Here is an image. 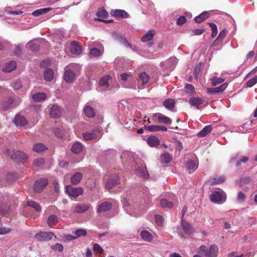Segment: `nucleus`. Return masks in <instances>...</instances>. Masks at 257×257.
<instances>
[{
  "label": "nucleus",
  "mask_w": 257,
  "mask_h": 257,
  "mask_svg": "<svg viewBox=\"0 0 257 257\" xmlns=\"http://www.w3.org/2000/svg\"><path fill=\"white\" fill-rule=\"evenodd\" d=\"M14 122L17 126H24L25 125L27 122L26 118L21 115H17L15 119L14 120Z\"/></svg>",
  "instance_id": "18"
},
{
  "label": "nucleus",
  "mask_w": 257,
  "mask_h": 257,
  "mask_svg": "<svg viewBox=\"0 0 257 257\" xmlns=\"http://www.w3.org/2000/svg\"><path fill=\"white\" fill-rule=\"evenodd\" d=\"M13 87L15 89H19L22 87V84L20 80H16L13 84Z\"/></svg>",
  "instance_id": "61"
},
{
  "label": "nucleus",
  "mask_w": 257,
  "mask_h": 257,
  "mask_svg": "<svg viewBox=\"0 0 257 257\" xmlns=\"http://www.w3.org/2000/svg\"><path fill=\"white\" fill-rule=\"evenodd\" d=\"M27 46L30 48L33 51H37L39 49V45L33 42H29L27 43Z\"/></svg>",
  "instance_id": "46"
},
{
  "label": "nucleus",
  "mask_w": 257,
  "mask_h": 257,
  "mask_svg": "<svg viewBox=\"0 0 257 257\" xmlns=\"http://www.w3.org/2000/svg\"><path fill=\"white\" fill-rule=\"evenodd\" d=\"M186 21V19L185 17L184 16H180L179 18L177 19L176 23L178 26H181L183 25Z\"/></svg>",
  "instance_id": "58"
},
{
  "label": "nucleus",
  "mask_w": 257,
  "mask_h": 257,
  "mask_svg": "<svg viewBox=\"0 0 257 257\" xmlns=\"http://www.w3.org/2000/svg\"><path fill=\"white\" fill-rule=\"evenodd\" d=\"M119 183V179L118 176H115L109 178L106 182L105 187L107 189H110L115 185Z\"/></svg>",
  "instance_id": "11"
},
{
  "label": "nucleus",
  "mask_w": 257,
  "mask_h": 257,
  "mask_svg": "<svg viewBox=\"0 0 257 257\" xmlns=\"http://www.w3.org/2000/svg\"><path fill=\"white\" fill-rule=\"evenodd\" d=\"M108 76H105L102 77L100 82H99V85L100 86H108Z\"/></svg>",
  "instance_id": "52"
},
{
  "label": "nucleus",
  "mask_w": 257,
  "mask_h": 257,
  "mask_svg": "<svg viewBox=\"0 0 257 257\" xmlns=\"http://www.w3.org/2000/svg\"><path fill=\"white\" fill-rule=\"evenodd\" d=\"M205 30L204 29H198L194 31V35H200L203 34Z\"/></svg>",
  "instance_id": "64"
},
{
  "label": "nucleus",
  "mask_w": 257,
  "mask_h": 257,
  "mask_svg": "<svg viewBox=\"0 0 257 257\" xmlns=\"http://www.w3.org/2000/svg\"><path fill=\"white\" fill-rule=\"evenodd\" d=\"M155 219L156 223L159 225L162 226L164 222V218L163 217L160 215H155Z\"/></svg>",
  "instance_id": "54"
},
{
  "label": "nucleus",
  "mask_w": 257,
  "mask_h": 257,
  "mask_svg": "<svg viewBox=\"0 0 257 257\" xmlns=\"http://www.w3.org/2000/svg\"><path fill=\"white\" fill-rule=\"evenodd\" d=\"M185 91L188 93H193L194 92V87L190 84H187L185 86Z\"/></svg>",
  "instance_id": "53"
},
{
  "label": "nucleus",
  "mask_w": 257,
  "mask_h": 257,
  "mask_svg": "<svg viewBox=\"0 0 257 257\" xmlns=\"http://www.w3.org/2000/svg\"><path fill=\"white\" fill-rule=\"evenodd\" d=\"M246 198V196L242 191L238 192L237 200L239 202L242 203L244 202Z\"/></svg>",
  "instance_id": "50"
},
{
  "label": "nucleus",
  "mask_w": 257,
  "mask_h": 257,
  "mask_svg": "<svg viewBox=\"0 0 257 257\" xmlns=\"http://www.w3.org/2000/svg\"><path fill=\"white\" fill-rule=\"evenodd\" d=\"M52 9L51 8H43L34 11L32 13V15L35 17H38L40 15L44 14L49 12Z\"/></svg>",
  "instance_id": "36"
},
{
  "label": "nucleus",
  "mask_w": 257,
  "mask_h": 257,
  "mask_svg": "<svg viewBox=\"0 0 257 257\" xmlns=\"http://www.w3.org/2000/svg\"><path fill=\"white\" fill-rule=\"evenodd\" d=\"M175 101L173 99H168L163 102V105L168 109L172 110L174 107Z\"/></svg>",
  "instance_id": "37"
},
{
  "label": "nucleus",
  "mask_w": 257,
  "mask_h": 257,
  "mask_svg": "<svg viewBox=\"0 0 257 257\" xmlns=\"http://www.w3.org/2000/svg\"><path fill=\"white\" fill-rule=\"evenodd\" d=\"M185 167L190 173L194 172L198 168V161L189 160L185 164Z\"/></svg>",
  "instance_id": "10"
},
{
  "label": "nucleus",
  "mask_w": 257,
  "mask_h": 257,
  "mask_svg": "<svg viewBox=\"0 0 257 257\" xmlns=\"http://www.w3.org/2000/svg\"><path fill=\"white\" fill-rule=\"evenodd\" d=\"M83 149V146L82 144L79 142H76L73 145L71 150L74 153L78 154L82 152Z\"/></svg>",
  "instance_id": "28"
},
{
  "label": "nucleus",
  "mask_w": 257,
  "mask_h": 257,
  "mask_svg": "<svg viewBox=\"0 0 257 257\" xmlns=\"http://www.w3.org/2000/svg\"><path fill=\"white\" fill-rule=\"evenodd\" d=\"M212 129V127L211 125H206L198 133L197 136L199 137H204L208 134L211 131Z\"/></svg>",
  "instance_id": "29"
},
{
  "label": "nucleus",
  "mask_w": 257,
  "mask_h": 257,
  "mask_svg": "<svg viewBox=\"0 0 257 257\" xmlns=\"http://www.w3.org/2000/svg\"><path fill=\"white\" fill-rule=\"evenodd\" d=\"M227 34V31L226 29H223L221 31L217 37V39L212 43V46H215L217 45L218 41H222L226 36Z\"/></svg>",
  "instance_id": "38"
},
{
  "label": "nucleus",
  "mask_w": 257,
  "mask_h": 257,
  "mask_svg": "<svg viewBox=\"0 0 257 257\" xmlns=\"http://www.w3.org/2000/svg\"><path fill=\"white\" fill-rule=\"evenodd\" d=\"M199 251H204L205 257H217L218 248L215 244H212L208 249L205 246L202 245L199 247Z\"/></svg>",
  "instance_id": "1"
},
{
  "label": "nucleus",
  "mask_w": 257,
  "mask_h": 257,
  "mask_svg": "<svg viewBox=\"0 0 257 257\" xmlns=\"http://www.w3.org/2000/svg\"><path fill=\"white\" fill-rule=\"evenodd\" d=\"M136 174L143 179H147L149 177V173L147 170L146 167L142 163L137 165Z\"/></svg>",
  "instance_id": "5"
},
{
  "label": "nucleus",
  "mask_w": 257,
  "mask_h": 257,
  "mask_svg": "<svg viewBox=\"0 0 257 257\" xmlns=\"http://www.w3.org/2000/svg\"><path fill=\"white\" fill-rule=\"evenodd\" d=\"M224 81V79L218 77H213L212 80V84L214 86L218 84L221 83Z\"/></svg>",
  "instance_id": "56"
},
{
  "label": "nucleus",
  "mask_w": 257,
  "mask_h": 257,
  "mask_svg": "<svg viewBox=\"0 0 257 257\" xmlns=\"http://www.w3.org/2000/svg\"><path fill=\"white\" fill-rule=\"evenodd\" d=\"M44 77L46 81H51L54 78V73L52 69L47 68L44 72Z\"/></svg>",
  "instance_id": "33"
},
{
  "label": "nucleus",
  "mask_w": 257,
  "mask_h": 257,
  "mask_svg": "<svg viewBox=\"0 0 257 257\" xmlns=\"http://www.w3.org/2000/svg\"><path fill=\"white\" fill-rule=\"evenodd\" d=\"M225 181V177L223 176L214 178L212 181L210 182L211 185H216L223 182Z\"/></svg>",
  "instance_id": "44"
},
{
  "label": "nucleus",
  "mask_w": 257,
  "mask_h": 257,
  "mask_svg": "<svg viewBox=\"0 0 257 257\" xmlns=\"http://www.w3.org/2000/svg\"><path fill=\"white\" fill-rule=\"evenodd\" d=\"M17 67L16 62L14 61H11L6 64L3 68V71L5 72H11L14 70Z\"/></svg>",
  "instance_id": "19"
},
{
  "label": "nucleus",
  "mask_w": 257,
  "mask_h": 257,
  "mask_svg": "<svg viewBox=\"0 0 257 257\" xmlns=\"http://www.w3.org/2000/svg\"><path fill=\"white\" fill-rule=\"evenodd\" d=\"M208 24L211 27V29H212V34H211L212 37H215L217 35V33H218L217 28L216 25L215 24L212 23H208Z\"/></svg>",
  "instance_id": "48"
},
{
  "label": "nucleus",
  "mask_w": 257,
  "mask_h": 257,
  "mask_svg": "<svg viewBox=\"0 0 257 257\" xmlns=\"http://www.w3.org/2000/svg\"><path fill=\"white\" fill-rule=\"evenodd\" d=\"M51 248L55 251L62 252L63 250V246L60 243H56L51 246Z\"/></svg>",
  "instance_id": "51"
},
{
  "label": "nucleus",
  "mask_w": 257,
  "mask_h": 257,
  "mask_svg": "<svg viewBox=\"0 0 257 257\" xmlns=\"http://www.w3.org/2000/svg\"><path fill=\"white\" fill-rule=\"evenodd\" d=\"M189 102L192 106L198 107L203 103V100L199 97H192L189 99Z\"/></svg>",
  "instance_id": "24"
},
{
  "label": "nucleus",
  "mask_w": 257,
  "mask_h": 257,
  "mask_svg": "<svg viewBox=\"0 0 257 257\" xmlns=\"http://www.w3.org/2000/svg\"><path fill=\"white\" fill-rule=\"evenodd\" d=\"M11 158L16 161H21L27 158L26 154L20 151H14L11 155Z\"/></svg>",
  "instance_id": "9"
},
{
  "label": "nucleus",
  "mask_w": 257,
  "mask_h": 257,
  "mask_svg": "<svg viewBox=\"0 0 257 257\" xmlns=\"http://www.w3.org/2000/svg\"><path fill=\"white\" fill-rule=\"evenodd\" d=\"M144 128L149 132H155L159 131V125H151L149 126H145Z\"/></svg>",
  "instance_id": "47"
},
{
  "label": "nucleus",
  "mask_w": 257,
  "mask_h": 257,
  "mask_svg": "<svg viewBox=\"0 0 257 257\" xmlns=\"http://www.w3.org/2000/svg\"><path fill=\"white\" fill-rule=\"evenodd\" d=\"M47 184L48 181L45 178L38 180L34 185V190L37 193L41 192L44 189Z\"/></svg>",
  "instance_id": "7"
},
{
  "label": "nucleus",
  "mask_w": 257,
  "mask_h": 257,
  "mask_svg": "<svg viewBox=\"0 0 257 257\" xmlns=\"http://www.w3.org/2000/svg\"><path fill=\"white\" fill-rule=\"evenodd\" d=\"M61 109L59 106L55 104L52 105L49 111V114L51 117L54 118H59L61 116Z\"/></svg>",
  "instance_id": "8"
},
{
  "label": "nucleus",
  "mask_w": 257,
  "mask_h": 257,
  "mask_svg": "<svg viewBox=\"0 0 257 257\" xmlns=\"http://www.w3.org/2000/svg\"><path fill=\"white\" fill-rule=\"evenodd\" d=\"M147 143L151 147H156L159 145L160 141L157 137L152 136L147 139Z\"/></svg>",
  "instance_id": "32"
},
{
  "label": "nucleus",
  "mask_w": 257,
  "mask_h": 257,
  "mask_svg": "<svg viewBox=\"0 0 257 257\" xmlns=\"http://www.w3.org/2000/svg\"><path fill=\"white\" fill-rule=\"evenodd\" d=\"M58 222V218L55 215H51L47 219V224L50 227H52Z\"/></svg>",
  "instance_id": "35"
},
{
  "label": "nucleus",
  "mask_w": 257,
  "mask_h": 257,
  "mask_svg": "<svg viewBox=\"0 0 257 257\" xmlns=\"http://www.w3.org/2000/svg\"><path fill=\"white\" fill-rule=\"evenodd\" d=\"M90 208L89 205L87 204H79L76 205L74 208L73 211L77 213H82L87 211Z\"/></svg>",
  "instance_id": "14"
},
{
  "label": "nucleus",
  "mask_w": 257,
  "mask_h": 257,
  "mask_svg": "<svg viewBox=\"0 0 257 257\" xmlns=\"http://www.w3.org/2000/svg\"><path fill=\"white\" fill-rule=\"evenodd\" d=\"M86 233L87 231L85 229H78L74 232L75 236L69 235V239H73L81 236H85Z\"/></svg>",
  "instance_id": "31"
},
{
  "label": "nucleus",
  "mask_w": 257,
  "mask_h": 257,
  "mask_svg": "<svg viewBox=\"0 0 257 257\" xmlns=\"http://www.w3.org/2000/svg\"><path fill=\"white\" fill-rule=\"evenodd\" d=\"M47 95L44 92H38L33 94L32 96V99L35 102H40L45 100Z\"/></svg>",
  "instance_id": "23"
},
{
  "label": "nucleus",
  "mask_w": 257,
  "mask_h": 257,
  "mask_svg": "<svg viewBox=\"0 0 257 257\" xmlns=\"http://www.w3.org/2000/svg\"><path fill=\"white\" fill-rule=\"evenodd\" d=\"M207 92L210 94H214L216 93H218V88L214 87V88H207Z\"/></svg>",
  "instance_id": "63"
},
{
  "label": "nucleus",
  "mask_w": 257,
  "mask_h": 257,
  "mask_svg": "<svg viewBox=\"0 0 257 257\" xmlns=\"http://www.w3.org/2000/svg\"><path fill=\"white\" fill-rule=\"evenodd\" d=\"M54 233L50 231H40L36 233L34 238L39 241H47L52 239Z\"/></svg>",
  "instance_id": "3"
},
{
  "label": "nucleus",
  "mask_w": 257,
  "mask_h": 257,
  "mask_svg": "<svg viewBox=\"0 0 257 257\" xmlns=\"http://www.w3.org/2000/svg\"><path fill=\"white\" fill-rule=\"evenodd\" d=\"M11 231V229L6 227H1L0 228V234H6L9 233Z\"/></svg>",
  "instance_id": "60"
},
{
  "label": "nucleus",
  "mask_w": 257,
  "mask_h": 257,
  "mask_svg": "<svg viewBox=\"0 0 257 257\" xmlns=\"http://www.w3.org/2000/svg\"><path fill=\"white\" fill-rule=\"evenodd\" d=\"M111 15L117 18H126L129 15L127 12L122 10H115L111 12Z\"/></svg>",
  "instance_id": "15"
},
{
  "label": "nucleus",
  "mask_w": 257,
  "mask_h": 257,
  "mask_svg": "<svg viewBox=\"0 0 257 257\" xmlns=\"http://www.w3.org/2000/svg\"><path fill=\"white\" fill-rule=\"evenodd\" d=\"M88 46L89 48L104 50L102 45L98 42H90Z\"/></svg>",
  "instance_id": "45"
},
{
  "label": "nucleus",
  "mask_w": 257,
  "mask_h": 257,
  "mask_svg": "<svg viewBox=\"0 0 257 257\" xmlns=\"http://www.w3.org/2000/svg\"><path fill=\"white\" fill-rule=\"evenodd\" d=\"M209 17V13L208 12L205 11L196 17L194 20L196 23H200Z\"/></svg>",
  "instance_id": "30"
},
{
  "label": "nucleus",
  "mask_w": 257,
  "mask_h": 257,
  "mask_svg": "<svg viewBox=\"0 0 257 257\" xmlns=\"http://www.w3.org/2000/svg\"><path fill=\"white\" fill-rule=\"evenodd\" d=\"M83 137L85 140L88 141L99 138L101 137L100 130L97 128L91 132H85L83 133Z\"/></svg>",
  "instance_id": "6"
},
{
  "label": "nucleus",
  "mask_w": 257,
  "mask_h": 257,
  "mask_svg": "<svg viewBox=\"0 0 257 257\" xmlns=\"http://www.w3.org/2000/svg\"><path fill=\"white\" fill-rule=\"evenodd\" d=\"M158 121L160 123H163L166 124H170L172 122V119L161 113H158Z\"/></svg>",
  "instance_id": "26"
},
{
  "label": "nucleus",
  "mask_w": 257,
  "mask_h": 257,
  "mask_svg": "<svg viewBox=\"0 0 257 257\" xmlns=\"http://www.w3.org/2000/svg\"><path fill=\"white\" fill-rule=\"evenodd\" d=\"M44 163V160L43 158L36 159L34 161V165L38 167L41 166Z\"/></svg>",
  "instance_id": "57"
},
{
  "label": "nucleus",
  "mask_w": 257,
  "mask_h": 257,
  "mask_svg": "<svg viewBox=\"0 0 257 257\" xmlns=\"http://www.w3.org/2000/svg\"><path fill=\"white\" fill-rule=\"evenodd\" d=\"M82 178V174L79 172H76L71 177V182L73 185L78 184Z\"/></svg>",
  "instance_id": "20"
},
{
  "label": "nucleus",
  "mask_w": 257,
  "mask_h": 257,
  "mask_svg": "<svg viewBox=\"0 0 257 257\" xmlns=\"http://www.w3.org/2000/svg\"><path fill=\"white\" fill-rule=\"evenodd\" d=\"M141 236L146 241L150 242L153 239V235L148 230H143L140 234Z\"/></svg>",
  "instance_id": "25"
},
{
  "label": "nucleus",
  "mask_w": 257,
  "mask_h": 257,
  "mask_svg": "<svg viewBox=\"0 0 257 257\" xmlns=\"http://www.w3.org/2000/svg\"><path fill=\"white\" fill-rule=\"evenodd\" d=\"M149 78V75L145 72L141 73L139 76V79L143 85L146 84L148 82Z\"/></svg>",
  "instance_id": "42"
},
{
  "label": "nucleus",
  "mask_w": 257,
  "mask_h": 257,
  "mask_svg": "<svg viewBox=\"0 0 257 257\" xmlns=\"http://www.w3.org/2000/svg\"><path fill=\"white\" fill-rule=\"evenodd\" d=\"M85 114L88 117L92 118L95 116V112L93 108L89 106L85 105L83 109Z\"/></svg>",
  "instance_id": "22"
},
{
  "label": "nucleus",
  "mask_w": 257,
  "mask_h": 257,
  "mask_svg": "<svg viewBox=\"0 0 257 257\" xmlns=\"http://www.w3.org/2000/svg\"><path fill=\"white\" fill-rule=\"evenodd\" d=\"M64 78L66 82L72 83L75 79V74L70 70H67L64 73Z\"/></svg>",
  "instance_id": "13"
},
{
  "label": "nucleus",
  "mask_w": 257,
  "mask_h": 257,
  "mask_svg": "<svg viewBox=\"0 0 257 257\" xmlns=\"http://www.w3.org/2000/svg\"><path fill=\"white\" fill-rule=\"evenodd\" d=\"M71 52L75 55H79L81 53V46L76 41H73L70 45Z\"/></svg>",
  "instance_id": "16"
},
{
  "label": "nucleus",
  "mask_w": 257,
  "mask_h": 257,
  "mask_svg": "<svg viewBox=\"0 0 257 257\" xmlns=\"http://www.w3.org/2000/svg\"><path fill=\"white\" fill-rule=\"evenodd\" d=\"M47 149V147L42 143L35 144L33 147V150L37 153H41Z\"/></svg>",
  "instance_id": "39"
},
{
  "label": "nucleus",
  "mask_w": 257,
  "mask_h": 257,
  "mask_svg": "<svg viewBox=\"0 0 257 257\" xmlns=\"http://www.w3.org/2000/svg\"><path fill=\"white\" fill-rule=\"evenodd\" d=\"M89 54L91 57H98L101 56L104 52V50L97 49L95 48H89Z\"/></svg>",
  "instance_id": "34"
},
{
  "label": "nucleus",
  "mask_w": 257,
  "mask_h": 257,
  "mask_svg": "<svg viewBox=\"0 0 257 257\" xmlns=\"http://www.w3.org/2000/svg\"><path fill=\"white\" fill-rule=\"evenodd\" d=\"M257 83V76H255L252 78L250 79L246 83V85L248 87H251Z\"/></svg>",
  "instance_id": "49"
},
{
  "label": "nucleus",
  "mask_w": 257,
  "mask_h": 257,
  "mask_svg": "<svg viewBox=\"0 0 257 257\" xmlns=\"http://www.w3.org/2000/svg\"><path fill=\"white\" fill-rule=\"evenodd\" d=\"M181 226L184 231L189 234H192L195 231L194 228L186 221L182 219Z\"/></svg>",
  "instance_id": "12"
},
{
  "label": "nucleus",
  "mask_w": 257,
  "mask_h": 257,
  "mask_svg": "<svg viewBox=\"0 0 257 257\" xmlns=\"http://www.w3.org/2000/svg\"><path fill=\"white\" fill-rule=\"evenodd\" d=\"M210 198L213 203L222 204L226 201V195L223 191H215L210 195Z\"/></svg>",
  "instance_id": "2"
},
{
  "label": "nucleus",
  "mask_w": 257,
  "mask_h": 257,
  "mask_svg": "<svg viewBox=\"0 0 257 257\" xmlns=\"http://www.w3.org/2000/svg\"><path fill=\"white\" fill-rule=\"evenodd\" d=\"M248 160V158L247 157H243L240 161H237L236 163V166L238 167L240 165L241 163H245V162H246Z\"/></svg>",
  "instance_id": "62"
},
{
  "label": "nucleus",
  "mask_w": 257,
  "mask_h": 257,
  "mask_svg": "<svg viewBox=\"0 0 257 257\" xmlns=\"http://www.w3.org/2000/svg\"><path fill=\"white\" fill-rule=\"evenodd\" d=\"M65 192L70 196L77 198L83 192V189L81 187H73L71 185H67L65 187Z\"/></svg>",
  "instance_id": "4"
},
{
  "label": "nucleus",
  "mask_w": 257,
  "mask_h": 257,
  "mask_svg": "<svg viewBox=\"0 0 257 257\" xmlns=\"http://www.w3.org/2000/svg\"><path fill=\"white\" fill-rule=\"evenodd\" d=\"M5 13L8 14L9 15H21L23 13V12L21 11H9L7 10H5Z\"/></svg>",
  "instance_id": "59"
},
{
  "label": "nucleus",
  "mask_w": 257,
  "mask_h": 257,
  "mask_svg": "<svg viewBox=\"0 0 257 257\" xmlns=\"http://www.w3.org/2000/svg\"><path fill=\"white\" fill-rule=\"evenodd\" d=\"M160 203L162 207L171 208L173 206V203L169 201L166 199H162L160 200Z\"/></svg>",
  "instance_id": "41"
},
{
  "label": "nucleus",
  "mask_w": 257,
  "mask_h": 257,
  "mask_svg": "<svg viewBox=\"0 0 257 257\" xmlns=\"http://www.w3.org/2000/svg\"><path fill=\"white\" fill-rule=\"evenodd\" d=\"M112 205L108 202H104L101 203L97 208V212L99 213L109 210L111 208Z\"/></svg>",
  "instance_id": "17"
},
{
  "label": "nucleus",
  "mask_w": 257,
  "mask_h": 257,
  "mask_svg": "<svg viewBox=\"0 0 257 257\" xmlns=\"http://www.w3.org/2000/svg\"><path fill=\"white\" fill-rule=\"evenodd\" d=\"M93 250L97 253H101L103 252V250L102 248L97 243H95L93 245Z\"/></svg>",
  "instance_id": "55"
},
{
  "label": "nucleus",
  "mask_w": 257,
  "mask_h": 257,
  "mask_svg": "<svg viewBox=\"0 0 257 257\" xmlns=\"http://www.w3.org/2000/svg\"><path fill=\"white\" fill-rule=\"evenodd\" d=\"M156 34V31L153 29L149 30L146 34L141 38L142 42H147L152 40Z\"/></svg>",
  "instance_id": "21"
},
{
  "label": "nucleus",
  "mask_w": 257,
  "mask_h": 257,
  "mask_svg": "<svg viewBox=\"0 0 257 257\" xmlns=\"http://www.w3.org/2000/svg\"><path fill=\"white\" fill-rule=\"evenodd\" d=\"M161 158V162L162 163H164L165 164H169L172 160V157L170 154L168 153H165L162 155L160 157Z\"/></svg>",
  "instance_id": "40"
},
{
  "label": "nucleus",
  "mask_w": 257,
  "mask_h": 257,
  "mask_svg": "<svg viewBox=\"0 0 257 257\" xmlns=\"http://www.w3.org/2000/svg\"><path fill=\"white\" fill-rule=\"evenodd\" d=\"M98 18H95L94 19V21H104L106 22V21H103L100 18H106L108 16V13L104 9H101L99 10L96 14Z\"/></svg>",
  "instance_id": "27"
},
{
  "label": "nucleus",
  "mask_w": 257,
  "mask_h": 257,
  "mask_svg": "<svg viewBox=\"0 0 257 257\" xmlns=\"http://www.w3.org/2000/svg\"><path fill=\"white\" fill-rule=\"evenodd\" d=\"M27 204L30 207L35 209L37 211H40L41 210L40 205L33 201H28Z\"/></svg>",
  "instance_id": "43"
}]
</instances>
